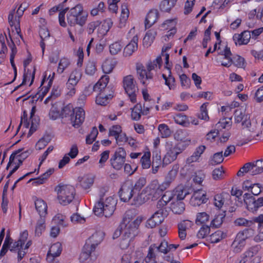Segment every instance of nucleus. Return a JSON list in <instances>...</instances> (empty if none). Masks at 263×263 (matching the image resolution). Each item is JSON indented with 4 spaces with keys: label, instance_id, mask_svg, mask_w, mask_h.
Returning <instances> with one entry per match:
<instances>
[{
    "label": "nucleus",
    "instance_id": "obj_1",
    "mask_svg": "<svg viewBox=\"0 0 263 263\" xmlns=\"http://www.w3.org/2000/svg\"><path fill=\"white\" fill-rule=\"evenodd\" d=\"M117 200L112 197H108L103 200H99L95 205L93 211L98 216H111L116 207Z\"/></svg>",
    "mask_w": 263,
    "mask_h": 263
},
{
    "label": "nucleus",
    "instance_id": "obj_2",
    "mask_svg": "<svg viewBox=\"0 0 263 263\" xmlns=\"http://www.w3.org/2000/svg\"><path fill=\"white\" fill-rule=\"evenodd\" d=\"M87 14L83 11V7L81 4H78L71 8L67 14V21L71 26L79 25L83 26L86 22Z\"/></svg>",
    "mask_w": 263,
    "mask_h": 263
},
{
    "label": "nucleus",
    "instance_id": "obj_3",
    "mask_svg": "<svg viewBox=\"0 0 263 263\" xmlns=\"http://www.w3.org/2000/svg\"><path fill=\"white\" fill-rule=\"evenodd\" d=\"M161 62L162 59L161 57H157L153 62H149L147 65V70L148 72L146 71L144 67L142 64L137 65L136 69L138 78L143 85L145 84V79L149 80L153 78V76L151 71L157 67V65H158L159 68H160Z\"/></svg>",
    "mask_w": 263,
    "mask_h": 263
},
{
    "label": "nucleus",
    "instance_id": "obj_4",
    "mask_svg": "<svg viewBox=\"0 0 263 263\" xmlns=\"http://www.w3.org/2000/svg\"><path fill=\"white\" fill-rule=\"evenodd\" d=\"M55 190L58 193V198L61 204L67 205L73 200L75 195V189L73 186L60 184Z\"/></svg>",
    "mask_w": 263,
    "mask_h": 263
},
{
    "label": "nucleus",
    "instance_id": "obj_5",
    "mask_svg": "<svg viewBox=\"0 0 263 263\" xmlns=\"http://www.w3.org/2000/svg\"><path fill=\"white\" fill-rule=\"evenodd\" d=\"M167 153L164 156L162 163L166 165L175 161L179 154L184 149V146L180 143H173L172 142L166 143Z\"/></svg>",
    "mask_w": 263,
    "mask_h": 263
},
{
    "label": "nucleus",
    "instance_id": "obj_6",
    "mask_svg": "<svg viewBox=\"0 0 263 263\" xmlns=\"http://www.w3.org/2000/svg\"><path fill=\"white\" fill-rule=\"evenodd\" d=\"M23 148L18 149L12 153L9 158V161L7 164L6 170H8L10 165L14 162L15 159H17L18 163L17 165L9 172L7 175V178H9L11 175L15 172L20 167V165H22L24 160L26 159L29 155V153L28 151L24 152H22Z\"/></svg>",
    "mask_w": 263,
    "mask_h": 263
},
{
    "label": "nucleus",
    "instance_id": "obj_7",
    "mask_svg": "<svg viewBox=\"0 0 263 263\" xmlns=\"http://www.w3.org/2000/svg\"><path fill=\"white\" fill-rule=\"evenodd\" d=\"M123 87L125 92L128 96L131 102H136V93L138 91V88L136 86V82L132 75L125 77L123 80Z\"/></svg>",
    "mask_w": 263,
    "mask_h": 263
},
{
    "label": "nucleus",
    "instance_id": "obj_8",
    "mask_svg": "<svg viewBox=\"0 0 263 263\" xmlns=\"http://www.w3.org/2000/svg\"><path fill=\"white\" fill-rule=\"evenodd\" d=\"M253 232L252 229H247L237 233L231 245L234 252L239 253L242 250L246 245V240L249 238L248 234L253 233Z\"/></svg>",
    "mask_w": 263,
    "mask_h": 263
},
{
    "label": "nucleus",
    "instance_id": "obj_9",
    "mask_svg": "<svg viewBox=\"0 0 263 263\" xmlns=\"http://www.w3.org/2000/svg\"><path fill=\"white\" fill-rule=\"evenodd\" d=\"M126 156L124 149L118 148L109 160L111 166L116 170H120L125 163Z\"/></svg>",
    "mask_w": 263,
    "mask_h": 263
},
{
    "label": "nucleus",
    "instance_id": "obj_10",
    "mask_svg": "<svg viewBox=\"0 0 263 263\" xmlns=\"http://www.w3.org/2000/svg\"><path fill=\"white\" fill-rule=\"evenodd\" d=\"M134 192L133 183L131 181H126L122 185L119 192L121 200L124 202L128 201L133 196Z\"/></svg>",
    "mask_w": 263,
    "mask_h": 263
},
{
    "label": "nucleus",
    "instance_id": "obj_11",
    "mask_svg": "<svg viewBox=\"0 0 263 263\" xmlns=\"http://www.w3.org/2000/svg\"><path fill=\"white\" fill-rule=\"evenodd\" d=\"M109 78L107 76H103L99 80V88L98 92L104 95L106 98L111 99L113 97L114 90L110 86H107L109 82Z\"/></svg>",
    "mask_w": 263,
    "mask_h": 263
},
{
    "label": "nucleus",
    "instance_id": "obj_12",
    "mask_svg": "<svg viewBox=\"0 0 263 263\" xmlns=\"http://www.w3.org/2000/svg\"><path fill=\"white\" fill-rule=\"evenodd\" d=\"M95 251L88 247V245H85L79 257L80 261L85 263H92L96 259L97 256Z\"/></svg>",
    "mask_w": 263,
    "mask_h": 263
},
{
    "label": "nucleus",
    "instance_id": "obj_13",
    "mask_svg": "<svg viewBox=\"0 0 263 263\" xmlns=\"http://www.w3.org/2000/svg\"><path fill=\"white\" fill-rule=\"evenodd\" d=\"M85 119V111L81 107L74 108L72 115L70 118L72 126L75 128L79 127Z\"/></svg>",
    "mask_w": 263,
    "mask_h": 263
},
{
    "label": "nucleus",
    "instance_id": "obj_14",
    "mask_svg": "<svg viewBox=\"0 0 263 263\" xmlns=\"http://www.w3.org/2000/svg\"><path fill=\"white\" fill-rule=\"evenodd\" d=\"M234 118L235 123H239L242 122V125L244 127L249 128L251 123L248 115L245 114V110L243 108H238L234 113Z\"/></svg>",
    "mask_w": 263,
    "mask_h": 263
},
{
    "label": "nucleus",
    "instance_id": "obj_15",
    "mask_svg": "<svg viewBox=\"0 0 263 263\" xmlns=\"http://www.w3.org/2000/svg\"><path fill=\"white\" fill-rule=\"evenodd\" d=\"M81 76L82 74L81 72L78 70H75L71 73L69 79L66 83L67 87L70 90L68 92V93H70V95H71L75 93L74 86L81 79Z\"/></svg>",
    "mask_w": 263,
    "mask_h": 263
},
{
    "label": "nucleus",
    "instance_id": "obj_16",
    "mask_svg": "<svg viewBox=\"0 0 263 263\" xmlns=\"http://www.w3.org/2000/svg\"><path fill=\"white\" fill-rule=\"evenodd\" d=\"M105 234L102 231H97L92 234L85 245H88V247L95 250L96 247L103 240Z\"/></svg>",
    "mask_w": 263,
    "mask_h": 263
},
{
    "label": "nucleus",
    "instance_id": "obj_17",
    "mask_svg": "<svg viewBox=\"0 0 263 263\" xmlns=\"http://www.w3.org/2000/svg\"><path fill=\"white\" fill-rule=\"evenodd\" d=\"M159 17L157 9H152L149 11L145 20V28H149L157 22Z\"/></svg>",
    "mask_w": 263,
    "mask_h": 263
},
{
    "label": "nucleus",
    "instance_id": "obj_18",
    "mask_svg": "<svg viewBox=\"0 0 263 263\" xmlns=\"http://www.w3.org/2000/svg\"><path fill=\"white\" fill-rule=\"evenodd\" d=\"M251 38L250 31H244L240 34H235L233 36V40L235 44L239 45L247 44Z\"/></svg>",
    "mask_w": 263,
    "mask_h": 263
},
{
    "label": "nucleus",
    "instance_id": "obj_19",
    "mask_svg": "<svg viewBox=\"0 0 263 263\" xmlns=\"http://www.w3.org/2000/svg\"><path fill=\"white\" fill-rule=\"evenodd\" d=\"M62 250V245L60 242H57L53 244L47 253V259L52 261L54 257L59 256L61 254Z\"/></svg>",
    "mask_w": 263,
    "mask_h": 263
},
{
    "label": "nucleus",
    "instance_id": "obj_20",
    "mask_svg": "<svg viewBox=\"0 0 263 263\" xmlns=\"http://www.w3.org/2000/svg\"><path fill=\"white\" fill-rule=\"evenodd\" d=\"M138 37L137 35L133 37L130 42L124 49L123 54L125 57L130 56L138 49Z\"/></svg>",
    "mask_w": 263,
    "mask_h": 263
},
{
    "label": "nucleus",
    "instance_id": "obj_21",
    "mask_svg": "<svg viewBox=\"0 0 263 263\" xmlns=\"http://www.w3.org/2000/svg\"><path fill=\"white\" fill-rule=\"evenodd\" d=\"M54 172V169L53 168H50L38 178L30 179L28 182L33 181L32 184L34 185L42 184L46 181L47 178H48Z\"/></svg>",
    "mask_w": 263,
    "mask_h": 263
},
{
    "label": "nucleus",
    "instance_id": "obj_22",
    "mask_svg": "<svg viewBox=\"0 0 263 263\" xmlns=\"http://www.w3.org/2000/svg\"><path fill=\"white\" fill-rule=\"evenodd\" d=\"M36 210L40 215V217H46L47 214V205L46 203L41 199H37L35 202Z\"/></svg>",
    "mask_w": 263,
    "mask_h": 263
},
{
    "label": "nucleus",
    "instance_id": "obj_23",
    "mask_svg": "<svg viewBox=\"0 0 263 263\" xmlns=\"http://www.w3.org/2000/svg\"><path fill=\"white\" fill-rule=\"evenodd\" d=\"M205 149V146L204 145H200L197 147L193 155L187 159L186 163L190 164L191 163L196 162L199 159L201 155L204 152Z\"/></svg>",
    "mask_w": 263,
    "mask_h": 263
},
{
    "label": "nucleus",
    "instance_id": "obj_24",
    "mask_svg": "<svg viewBox=\"0 0 263 263\" xmlns=\"http://www.w3.org/2000/svg\"><path fill=\"white\" fill-rule=\"evenodd\" d=\"M174 194V198L177 201L183 200L185 197L188 194V192L185 189L182 185L176 187L173 192Z\"/></svg>",
    "mask_w": 263,
    "mask_h": 263
},
{
    "label": "nucleus",
    "instance_id": "obj_25",
    "mask_svg": "<svg viewBox=\"0 0 263 263\" xmlns=\"http://www.w3.org/2000/svg\"><path fill=\"white\" fill-rule=\"evenodd\" d=\"M156 248V245H151L149 248L147 256L145 258L146 263H154L156 261V252H158Z\"/></svg>",
    "mask_w": 263,
    "mask_h": 263
},
{
    "label": "nucleus",
    "instance_id": "obj_26",
    "mask_svg": "<svg viewBox=\"0 0 263 263\" xmlns=\"http://www.w3.org/2000/svg\"><path fill=\"white\" fill-rule=\"evenodd\" d=\"M157 35V31L155 29L148 30L143 39V45L146 47H149L153 42Z\"/></svg>",
    "mask_w": 263,
    "mask_h": 263
},
{
    "label": "nucleus",
    "instance_id": "obj_27",
    "mask_svg": "<svg viewBox=\"0 0 263 263\" xmlns=\"http://www.w3.org/2000/svg\"><path fill=\"white\" fill-rule=\"evenodd\" d=\"M94 182V177L90 175H86L80 179L81 186L84 189H89Z\"/></svg>",
    "mask_w": 263,
    "mask_h": 263
},
{
    "label": "nucleus",
    "instance_id": "obj_28",
    "mask_svg": "<svg viewBox=\"0 0 263 263\" xmlns=\"http://www.w3.org/2000/svg\"><path fill=\"white\" fill-rule=\"evenodd\" d=\"M179 167L177 165H174L172 169L169 171L165 176L164 182L169 185L174 181L178 172Z\"/></svg>",
    "mask_w": 263,
    "mask_h": 263
},
{
    "label": "nucleus",
    "instance_id": "obj_29",
    "mask_svg": "<svg viewBox=\"0 0 263 263\" xmlns=\"http://www.w3.org/2000/svg\"><path fill=\"white\" fill-rule=\"evenodd\" d=\"M138 231L137 230L135 227H131V226L127 225L125 226L123 236L132 241L138 234Z\"/></svg>",
    "mask_w": 263,
    "mask_h": 263
},
{
    "label": "nucleus",
    "instance_id": "obj_30",
    "mask_svg": "<svg viewBox=\"0 0 263 263\" xmlns=\"http://www.w3.org/2000/svg\"><path fill=\"white\" fill-rule=\"evenodd\" d=\"M172 211L176 214H181L185 210V205L182 201H176L171 204Z\"/></svg>",
    "mask_w": 263,
    "mask_h": 263
},
{
    "label": "nucleus",
    "instance_id": "obj_31",
    "mask_svg": "<svg viewBox=\"0 0 263 263\" xmlns=\"http://www.w3.org/2000/svg\"><path fill=\"white\" fill-rule=\"evenodd\" d=\"M36 111V107L35 106L32 107L31 112H30V120H31V125L29 130V132L28 134V137L31 136L32 134L36 130L38 122L35 119H33V117L34 115V114Z\"/></svg>",
    "mask_w": 263,
    "mask_h": 263
},
{
    "label": "nucleus",
    "instance_id": "obj_32",
    "mask_svg": "<svg viewBox=\"0 0 263 263\" xmlns=\"http://www.w3.org/2000/svg\"><path fill=\"white\" fill-rule=\"evenodd\" d=\"M146 192H147L144 189L141 193L138 194L136 197H135L133 204L136 205H139L146 202L149 199V197L146 195Z\"/></svg>",
    "mask_w": 263,
    "mask_h": 263
},
{
    "label": "nucleus",
    "instance_id": "obj_33",
    "mask_svg": "<svg viewBox=\"0 0 263 263\" xmlns=\"http://www.w3.org/2000/svg\"><path fill=\"white\" fill-rule=\"evenodd\" d=\"M142 114V107L141 104H136L132 109L131 117L133 120H139Z\"/></svg>",
    "mask_w": 263,
    "mask_h": 263
},
{
    "label": "nucleus",
    "instance_id": "obj_34",
    "mask_svg": "<svg viewBox=\"0 0 263 263\" xmlns=\"http://www.w3.org/2000/svg\"><path fill=\"white\" fill-rule=\"evenodd\" d=\"M45 218L46 217H40V219L37 221L35 230V235L37 236H40L42 234V232L45 230Z\"/></svg>",
    "mask_w": 263,
    "mask_h": 263
},
{
    "label": "nucleus",
    "instance_id": "obj_35",
    "mask_svg": "<svg viewBox=\"0 0 263 263\" xmlns=\"http://www.w3.org/2000/svg\"><path fill=\"white\" fill-rule=\"evenodd\" d=\"M252 201V203H249V210L253 213L256 212L259 208L263 206V197H259L257 200L254 198Z\"/></svg>",
    "mask_w": 263,
    "mask_h": 263
},
{
    "label": "nucleus",
    "instance_id": "obj_36",
    "mask_svg": "<svg viewBox=\"0 0 263 263\" xmlns=\"http://www.w3.org/2000/svg\"><path fill=\"white\" fill-rule=\"evenodd\" d=\"M175 122L178 124L184 126H187L189 125V122L187 120V117L183 114H178L174 117Z\"/></svg>",
    "mask_w": 263,
    "mask_h": 263
},
{
    "label": "nucleus",
    "instance_id": "obj_37",
    "mask_svg": "<svg viewBox=\"0 0 263 263\" xmlns=\"http://www.w3.org/2000/svg\"><path fill=\"white\" fill-rule=\"evenodd\" d=\"M123 47L120 41H116L109 45V52L112 55H116L120 52Z\"/></svg>",
    "mask_w": 263,
    "mask_h": 263
},
{
    "label": "nucleus",
    "instance_id": "obj_38",
    "mask_svg": "<svg viewBox=\"0 0 263 263\" xmlns=\"http://www.w3.org/2000/svg\"><path fill=\"white\" fill-rule=\"evenodd\" d=\"M226 234L222 231L218 230L210 236V241L211 243H217L224 238Z\"/></svg>",
    "mask_w": 263,
    "mask_h": 263
},
{
    "label": "nucleus",
    "instance_id": "obj_39",
    "mask_svg": "<svg viewBox=\"0 0 263 263\" xmlns=\"http://www.w3.org/2000/svg\"><path fill=\"white\" fill-rule=\"evenodd\" d=\"M150 158V152L145 153L141 157L140 162L141 163L142 167L143 169H147L150 167L151 165Z\"/></svg>",
    "mask_w": 263,
    "mask_h": 263
},
{
    "label": "nucleus",
    "instance_id": "obj_40",
    "mask_svg": "<svg viewBox=\"0 0 263 263\" xmlns=\"http://www.w3.org/2000/svg\"><path fill=\"white\" fill-rule=\"evenodd\" d=\"M225 212L224 211L222 213L216 215L215 218L212 220L210 226L215 228L219 227L222 223L223 219L225 218Z\"/></svg>",
    "mask_w": 263,
    "mask_h": 263
},
{
    "label": "nucleus",
    "instance_id": "obj_41",
    "mask_svg": "<svg viewBox=\"0 0 263 263\" xmlns=\"http://www.w3.org/2000/svg\"><path fill=\"white\" fill-rule=\"evenodd\" d=\"M224 160L222 152H219L215 153L212 157H211L210 163L212 165H216L220 164Z\"/></svg>",
    "mask_w": 263,
    "mask_h": 263
},
{
    "label": "nucleus",
    "instance_id": "obj_42",
    "mask_svg": "<svg viewBox=\"0 0 263 263\" xmlns=\"http://www.w3.org/2000/svg\"><path fill=\"white\" fill-rule=\"evenodd\" d=\"M165 216L166 215H164L162 210H158L151 217L154 220L155 223L159 225L163 221Z\"/></svg>",
    "mask_w": 263,
    "mask_h": 263
},
{
    "label": "nucleus",
    "instance_id": "obj_43",
    "mask_svg": "<svg viewBox=\"0 0 263 263\" xmlns=\"http://www.w3.org/2000/svg\"><path fill=\"white\" fill-rule=\"evenodd\" d=\"M208 104V103H205L200 106V113L197 115L198 118L205 121H208L209 120L207 110Z\"/></svg>",
    "mask_w": 263,
    "mask_h": 263
},
{
    "label": "nucleus",
    "instance_id": "obj_44",
    "mask_svg": "<svg viewBox=\"0 0 263 263\" xmlns=\"http://www.w3.org/2000/svg\"><path fill=\"white\" fill-rule=\"evenodd\" d=\"M254 162V169L252 171V176L259 174L263 172V159L256 160Z\"/></svg>",
    "mask_w": 263,
    "mask_h": 263
},
{
    "label": "nucleus",
    "instance_id": "obj_45",
    "mask_svg": "<svg viewBox=\"0 0 263 263\" xmlns=\"http://www.w3.org/2000/svg\"><path fill=\"white\" fill-rule=\"evenodd\" d=\"M158 130L161 133L162 138H167L171 135V130L168 126L165 124H161L158 126Z\"/></svg>",
    "mask_w": 263,
    "mask_h": 263
},
{
    "label": "nucleus",
    "instance_id": "obj_46",
    "mask_svg": "<svg viewBox=\"0 0 263 263\" xmlns=\"http://www.w3.org/2000/svg\"><path fill=\"white\" fill-rule=\"evenodd\" d=\"M51 138L49 135H45L39 140L36 144V148L37 149H42L50 141Z\"/></svg>",
    "mask_w": 263,
    "mask_h": 263
},
{
    "label": "nucleus",
    "instance_id": "obj_47",
    "mask_svg": "<svg viewBox=\"0 0 263 263\" xmlns=\"http://www.w3.org/2000/svg\"><path fill=\"white\" fill-rule=\"evenodd\" d=\"M209 219V215L205 212L199 213L197 215L196 223L198 225L205 223Z\"/></svg>",
    "mask_w": 263,
    "mask_h": 263
},
{
    "label": "nucleus",
    "instance_id": "obj_48",
    "mask_svg": "<svg viewBox=\"0 0 263 263\" xmlns=\"http://www.w3.org/2000/svg\"><path fill=\"white\" fill-rule=\"evenodd\" d=\"M113 24V22L111 18H107L104 20L101 26L102 33L105 34L109 30Z\"/></svg>",
    "mask_w": 263,
    "mask_h": 263
},
{
    "label": "nucleus",
    "instance_id": "obj_49",
    "mask_svg": "<svg viewBox=\"0 0 263 263\" xmlns=\"http://www.w3.org/2000/svg\"><path fill=\"white\" fill-rule=\"evenodd\" d=\"M98 134V131L96 127H93L91 130L90 134L88 135L86 138V142L88 144H91L95 140L97 135Z\"/></svg>",
    "mask_w": 263,
    "mask_h": 263
},
{
    "label": "nucleus",
    "instance_id": "obj_50",
    "mask_svg": "<svg viewBox=\"0 0 263 263\" xmlns=\"http://www.w3.org/2000/svg\"><path fill=\"white\" fill-rule=\"evenodd\" d=\"M74 110V109H73L72 106L70 105H68L64 107L63 108L61 114L62 118H66L69 117L70 118H71Z\"/></svg>",
    "mask_w": 263,
    "mask_h": 263
},
{
    "label": "nucleus",
    "instance_id": "obj_51",
    "mask_svg": "<svg viewBox=\"0 0 263 263\" xmlns=\"http://www.w3.org/2000/svg\"><path fill=\"white\" fill-rule=\"evenodd\" d=\"M110 100V99H109L108 98H106V97L104 95L102 94L100 92L99 94L96 97V103L98 105L105 106L109 103Z\"/></svg>",
    "mask_w": 263,
    "mask_h": 263
},
{
    "label": "nucleus",
    "instance_id": "obj_52",
    "mask_svg": "<svg viewBox=\"0 0 263 263\" xmlns=\"http://www.w3.org/2000/svg\"><path fill=\"white\" fill-rule=\"evenodd\" d=\"M176 24V22L174 19L167 20L161 25L160 27L161 29L163 30H171V29H175V26Z\"/></svg>",
    "mask_w": 263,
    "mask_h": 263
},
{
    "label": "nucleus",
    "instance_id": "obj_53",
    "mask_svg": "<svg viewBox=\"0 0 263 263\" xmlns=\"http://www.w3.org/2000/svg\"><path fill=\"white\" fill-rule=\"evenodd\" d=\"M69 65L70 62L68 59L65 58L61 59L59 64L58 71L60 73H62Z\"/></svg>",
    "mask_w": 263,
    "mask_h": 263
},
{
    "label": "nucleus",
    "instance_id": "obj_54",
    "mask_svg": "<svg viewBox=\"0 0 263 263\" xmlns=\"http://www.w3.org/2000/svg\"><path fill=\"white\" fill-rule=\"evenodd\" d=\"M234 223L237 226L250 227L253 223L252 220H248L244 218H239L234 221Z\"/></svg>",
    "mask_w": 263,
    "mask_h": 263
},
{
    "label": "nucleus",
    "instance_id": "obj_55",
    "mask_svg": "<svg viewBox=\"0 0 263 263\" xmlns=\"http://www.w3.org/2000/svg\"><path fill=\"white\" fill-rule=\"evenodd\" d=\"M96 63L93 61H89L86 65L85 72L87 74L92 76L96 71Z\"/></svg>",
    "mask_w": 263,
    "mask_h": 263
},
{
    "label": "nucleus",
    "instance_id": "obj_56",
    "mask_svg": "<svg viewBox=\"0 0 263 263\" xmlns=\"http://www.w3.org/2000/svg\"><path fill=\"white\" fill-rule=\"evenodd\" d=\"M225 195H228L229 194H225ZM224 195V193L221 194H217L214 197V204L219 209L221 208L224 203V199L223 196Z\"/></svg>",
    "mask_w": 263,
    "mask_h": 263
},
{
    "label": "nucleus",
    "instance_id": "obj_57",
    "mask_svg": "<svg viewBox=\"0 0 263 263\" xmlns=\"http://www.w3.org/2000/svg\"><path fill=\"white\" fill-rule=\"evenodd\" d=\"M99 81L95 85L89 84L88 86L86 87L84 89V92L85 95L89 96L93 91L98 92V90L99 89Z\"/></svg>",
    "mask_w": 263,
    "mask_h": 263
},
{
    "label": "nucleus",
    "instance_id": "obj_58",
    "mask_svg": "<svg viewBox=\"0 0 263 263\" xmlns=\"http://www.w3.org/2000/svg\"><path fill=\"white\" fill-rule=\"evenodd\" d=\"M210 227L203 225L199 230L197 236L199 238H204L210 233Z\"/></svg>",
    "mask_w": 263,
    "mask_h": 263
},
{
    "label": "nucleus",
    "instance_id": "obj_59",
    "mask_svg": "<svg viewBox=\"0 0 263 263\" xmlns=\"http://www.w3.org/2000/svg\"><path fill=\"white\" fill-rule=\"evenodd\" d=\"M232 63L238 68H245V59L240 56L237 55L232 59Z\"/></svg>",
    "mask_w": 263,
    "mask_h": 263
},
{
    "label": "nucleus",
    "instance_id": "obj_60",
    "mask_svg": "<svg viewBox=\"0 0 263 263\" xmlns=\"http://www.w3.org/2000/svg\"><path fill=\"white\" fill-rule=\"evenodd\" d=\"M100 24L101 22L99 21H93L88 23L87 26V31L88 33L89 34H92Z\"/></svg>",
    "mask_w": 263,
    "mask_h": 263
},
{
    "label": "nucleus",
    "instance_id": "obj_61",
    "mask_svg": "<svg viewBox=\"0 0 263 263\" xmlns=\"http://www.w3.org/2000/svg\"><path fill=\"white\" fill-rule=\"evenodd\" d=\"M156 249L158 252L167 254L168 253V242L165 240H163L161 241L160 244L157 246L156 245Z\"/></svg>",
    "mask_w": 263,
    "mask_h": 263
},
{
    "label": "nucleus",
    "instance_id": "obj_62",
    "mask_svg": "<svg viewBox=\"0 0 263 263\" xmlns=\"http://www.w3.org/2000/svg\"><path fill=\"white\" fill-rule=\"evenodd\" d=\"M224 174V171L222 167L215 168L212 172L213 178L214 180H219L222 178Z\"/></svg>",
    "mask_w": 263,
    "mask_h": 263
},
{
    "label": "nucleus",
    "instance_id": "obj_63",
    "mask_svg": "<svg viewBox=\"0 0 263 263\" xmlns=\"http://www.w3.org/2000/svg\"><path fill=\"white\" fill-rule=\"evenodd\" d=\"M146 181L145 178H140L135 183L134 186V190L139 191L146 184Z\"/></svg>",
    "mask_w": 263,
    "mask_h": 263
},
{
    "label": "nucleus",
    "instance_id": "obj_64",
    "mask_svg": "<svg viewBox=\"0 0 263 263\" xmlns=\"http://www.w3.org/2000/svg\"><path fill=\"white\" fill-rule=\"evenodd\" d=\"M114 68V66L109 61H105L102 65V69L105 73H109Z\"/></svg>",
    "mask_w": 263,
    "mask_h": 263
}]
</instances>
